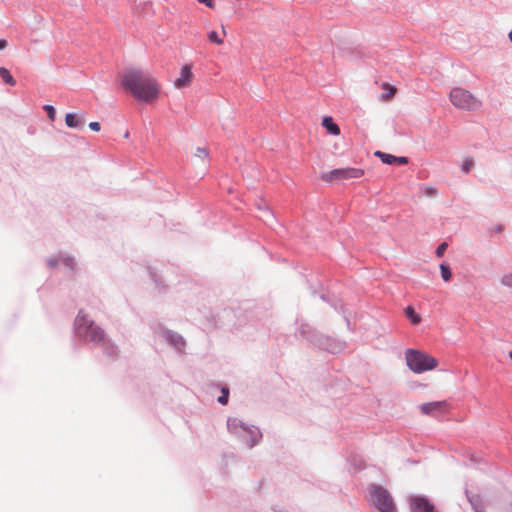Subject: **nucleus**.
<instances>
[{"instance_id":"3","label":"nucleus","mask_w":512,"mask_h":512,"mask_svg":"<svg viewBox=\"0 0 512 512\" xmlns=\"http://www.w3.org/2000/svg\"><path fill=\"white\" fill-rule=\"evenodd\" d=\"M406 364L414 373L420 374L435 369L438 360L418 350L408 349L405 353Z\"/></svg>"},{"instance_id":"12","label":"nucleus","mask_w":512,"mask_h":512,"mask_svg":"<svg viewBox=\"0 0 512 512\" xmlns=\"http://www.w3.org/2000/svg\"><path fill=\"white\" fill-rule=\"evenodd\" d=\"M65 123L69 128L81 129L84 127L83 119L74 113H67L65 115Z\"/></svg>"},{"instance_id":"13","label":"nucleus","mask_w":512,"mask_h":512,"mask_svg":"<svg viewBox=\"0 0 512 512\" xmlns=\"http://www.w3.org/2000/svg\"><path fill=\"white\" fill-rule=\"evenodd\" d=\"M322 126L331 135L338 136L340 134L339 126L334 122V120L331 116H325L323 118Z\"/></svg>"},{"instance_id":"32","label":"nucleus","mask_w":512,"mask_h":512,"mask_svg":"<svg viewBox=\"0 0 512 512\" xmlns=\"http://www.w3.org/2000/svg\"><path fill=\"white\" fill-rule=\"evenodd\" d=\"M222 32H223V35H226V30L224 28L222 29Z\"/></svg>"},{"instance_id":"15","label":"nucleus","mask_w":512,"mask_h":512,"mask_svg":"<svg viewBox=\"0 0 512 512\" xmlns=\"http://www.w3.org/2000/svg\"><path fill=\"white\" fill-rule=\"evenodd\" d=\"M404 313L413 325H418L421 322L420 315L416 313L412 306H407Z\"/></svg>"},{"instance_id":"29","label":"nucleus","mask_w":512,"mask_h":512,"mask_svg":"<svg viewBox=\"0 0 512 512\" xmlns=\"http://www.w3.org/2000/svg\"><path fill=\"white\" fill-rule=\"evenodd\" d=\"M7 47V41L5 39H0V50Z\"/></svg>"},{"instance_id":"27","label":"nucleus","mask_w":512,"mask_h":512,"mask_svg":"<svg viewBox=\"0 0 512 512\" xmlns=\"http://www.w3.org/2000/svg\"><path fill=\"white\" fill-rule=\"evenodd\" d=\"M472 163L473 162H464L461 166V170L464 172V173H468L472 167Z\"/></svg>"},{"instance_id":"30","label":"nucleus","mask_w":512,"mask_h":512,"mask_svg":"<svg viewBox=\"0 0 512 512\" xmlns=\"http://www.w3.org/2000/svg\"><path fill=\"white\" fill-rule=\"evenodd\" d=\"M509 39L512 42V29H511V32L509 33Z\"/></svg>"},{"instance_id":"2","label":"nucleus","mask_w":512,"mask_h":512,"mask_svg":"<svg viewBox=\"0 0 512 512\" xmlns=\"http://www.w3.org/2000/svg\"><path fill=\"white\" fill-rule=\"evenodd\" d=\"M368 491L369 501L378 512H398L391 493L385 487L372 484Z\"/></svg>"},{"instance_id":"10","label":"nucleus","mask_w":512,"mask_h":512,"mask_svg":"<svg viewBox=\"0 0 512 512\" xmlns=\"http://www.w3.org/2000/svg\"><path fill=\"white\" fill-rule=\"evenodd\" d=\"M227 425L229 431L237 435H240L242 432L248 431V427L238 418H229Z\"/></svg>"},{"instance_id":"26","label":"nucleus","mask_w":512,"mask_h":512,"mask_svg":"<svg viewBox=\"0 0 512 512\" xmlns=\"http://www.w3.org/2000/svg\"><path fill=\"white\" fill-rule=\"evenodd\" d=\"M89 128L95 132H98L100 131L101 129V126H100V123L99 122H90L89 123Z\"/></svg>"},{"instance_id":"17","label":"nucleus","mask_w":512,"mask_h":512,"mask_svg":"<svg viewBox=\"0 0 512 512\" xmlns=\"http://www.w3.org/2000/svg\"><path fill=\"white\" fill-rule=\"evenodd\" d=\"M208 40L216 45L223 44V38H221L216 31H210L207 34Z\"/></svg>"},{"instance_id":"1","label":"nucleus","mask_w":512,"mask_h":512,"mask_svg":"<svg viewBox=\"0 0 512 512\" xmlns=\"http://www.w3.org/2000/svg\"><path fill=\"white\" fill-rule=\"evenodd\" d=\"M121 84L125 90L141 102H153L158 99L160 85L149 73L139 69L124 72Z\"/></svg>"},{"instance_id":"8","label":"nucleus","mask_w":512,"mask_h":512,"mask_svg":"<svg viewBox=\"0 0 512 512\" xmlns=\"http://www.w3.org/2000/svg\"><path fill=\"white\" fill-rule=\"evenodd\" d=\"M193 80L192 66L185 64L181 67L180 75L174 80V86L177 89L189 87Z\"/></svg>"},{"instance_id":"24","label":"nucleus","mask_w":512,"mask_h":512,"mask_svg":"<svg viewBox=\"0 0 512 512\" xmlns=\"http://www.w3.org/2000/svg\"><path fill=\"white\" fill-rule=\"evenodd\" d=\"M446 249H447V243H445V242H444V243L440 244V245L437 247V249H436V252H435V253H436V255H437L438 257H441V256H443V254H444V252H445V250H446Z\"/></svg>"},{"instance_id":"19","label":"nucleus","mask_w":512,"mask_h":512,"mask_svg":"<svg viewBox=\"0 0 512 512\" xmlns=\"http://www.w3.org/2000/svg\"><path fill=\"white\" fill-rule=\"evenodd\" d=\"M440 271H441V276L443 278L444 281H449L452 277V273L450 271V268L448 265L446 264H441L440 265Z\"/></svg>"},{"instance_id":"33","label":"nucleus","mask_w":512,"mask_h":512,"mask_svg":"<svg viewBox=\"0 0 512 512\" xmlns=\"http://www.w3.org/2000/svg\"><path fill=\"white\" fill-rule=\"evenodd\" d=\"M50 265H51V266H54V265H55V263H54L53 261H50Z\"/></svg>"},{"instance_id":"31","label":"nucleus","mask_w":512,"mask_h":512,"mask_svg":"<svg viewBox=\"0 0 512 512\" xmlns=\"http://www.w3.org/2000/svg\"><path fill=\"white\" fill-rule=\"evenodd\" d=\"M509 357L511 358L512 360V350L509 352Z\"/></svg>"},{"instance_id":"9","label":"nucleus","mask_w":512,"mask_h":512,"mask_svg":"<svg viewBox=\"0 0 512 512\" xmlns=\"http://www.w3.org/2000/svg\"><path fill=\"white\" fill-rule=\"evenodd\" d=\"M447 407L446 401H436L424 403L419 406L420 411L425 415H434L437 412L443 411Z\"/></svg>"},{"instance_id":"5","label":"nucleus","mask_w":512,"mask_h":512,"mask_svg":"<svg viewBox=\"0 0 512 512\" xmlns=\"http://www.w3.org/2000/svg\"><path fill=\"white\" fill-rule=\"evenodd\" d=\"M449 98L451 103L458 109L475 110L481 105V102L469 91L459 87L451 90Z\"/></svg>"},{"instance_id":"21","label":"nucleus","mask_w":512,"mask_h":512,"mask_svg":"<svg viewBox=\"0 0 512 512\" xmlns=\"http://www.w3.org/2000/svg\"><path fill=\"white\" fill-rule=\"evenodd\" d=\"M229 390L227 388L222 389V395L218 397V402L222 405H226L228 402Z\"/></svg>"},{"instance_id":"18","label":"nucleus","mask_w":512,"mask_h":512,"mask_svg":"<svg viewBox=\"0 0 512 512\" xmlns=\"http://www.w3.org/2000/svg\"><path fill=\"white\" fill-rule=\"evenodd\" d=\"M374 156L379 157L382 160H407L406 157H396L390 154L382 153L381 151H376Z\"/></svg>"},{"instance_id":"14","label":"nucleus","mask_w":512,"mask_h":512,"mask_svg":"<svg viewBox=\"0 0 512 512\" xmlns=\"http://www.w3.org/2000/svg\"><path fill=\"white\" fill-rule=\"evenodd\" d=\"M381 88L386 91V93L380 96V100L382 102H388L392 100L397 93V88L386 82L381 84Z\"/></svg>"},{"instance_id":"7","label":"nucleus","mask_w":512,"mask_h":512,"mask_svg":"<svg viewBox=\"0 0 512 512\" xmlns=\"http://www.w3.org/2000/svg\"><path fill=\"white\" fill-rule=\"evenodd\" d=\"M411 512H440L434 503L424 496H413L409 500Z\"/></svg>"},{"instance_id":"16","label":"nucleus","mask_w":512,"mask_h":512,"mask_svg":"<svg viewBox=\"0 0 512 512\" xmlns=\"http://www.w3.org/2000/svg\"><path fill=\"white\" fill-rule=\"evenodd\" d=\"M0 77L3 79V81L6 83V84H9L11 86H14L16 84V80L14 79V77L11 75V73L9 72L8 69H6L5 67H0Z\"/></svg>"},{"instance_id":"28","label":"nucleus","mask_w":512,"mask_h":512,"mask_svg":"<svg viewBox=\"0 0 512 512\" xmlns=\"http://www.w3.org/2000/svg\"><path fill=\"white\" fill-rule=\"evenodd\" d=\"M199 3L205 4L209 8H214L213 0H197Z\"/></svg>"},{"instance_id":"25","label":"nucleus","mask_w":512,"mask_h":512,"mask_svg":"<svg viewBox=\"0 0 512 512\" xmlns=\"http://www.w3.org/2000/svg\"><path fill=\"white\" fill-rule=\"evenodd\" d=\"M424 194L426 196H435L437 194V190L433 187H425Z\"/></svg>"},{"instance_id":"4","label":"nucleus","mask_w":512,"mask_h":512,"mask_svg":"<svg viewBox=\"0 0 512 512\" xmlns=\"http://www.w3.org/2000/svg\"><path fill=\"white\" fill-rule=\"evenodd\" d=\"M76 325L78 330L84 337L92 342L101 343L105 339L104 331L94 325V323L89 320L88 316L80 311L76 317Z\"/></svg>"},{"instance_id":"6","label":"nucleus","mask_w":512,"mask_h":512,"mask_svg":"<svg viewBox=\"0 0 512 512\" xmlns=\"http://www.w3.org/2000/svg\"><path fill=\"white\" fill-rule=\"evenodd\" d=\"M364 175V170L361 168L355 167H343L336 168L328 172H324L321 174L322 180L333 183L344 180H351L360 178Z\"/></svg>"},{"instance_id":"11","label":"nucleus","mask_w":512,"mask_h":512,"mask_svg":"<svg viewBox=\"0 0 512 512\" xmlns=\"http://www.w3.org/2000/svg\"><path fill=\"white\" fill-rule=\"evenodd\" d=\"M467 497L475 512H485V503L482 496L467 492Z\"/></svg>"},{"instance_id":"23","label":"nucleus","mask_w":512,"mask_h":512,"mask_svg":"<svg viewBox=\"0 0 512 512\" xmlns=\"http://www.w3.org/2000/svg\"><path fill=\"white\" fill-rule=\"evenodd\" d=\"M501 283L512 288V274L504 275L501 279Z\"/></svg>"},{"instance_id":"20","label":"nucleus","mask_w":512,"mask_h":512,"mask_svg":"<svg viewBox=\"0 0 512 512\" xmlns=\"http://www.w3.org/2000/svg\"><path fill=\"white\" fill-rule=\"evenodd\" d=\"M43 108L47 112L48 118L51 121H54L55 117H56V110H55V108L52 105H45Z\"/></svg>"},{"instance_id":"22","label":"nucleus","mask_w":512,"mask_h":512,"mask_svg":"<svg viewBox=\"0 0 512 512\" xmlns=\"http://www.w3.org/2000/svg\"><path fill=\"white\" fill-rule=\"evenodd\" d=\"M208 156H209V153L206 148H201V147L197 148L195 157L204 159V158H207Z\"/></svg>"}]
</instances>
